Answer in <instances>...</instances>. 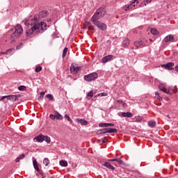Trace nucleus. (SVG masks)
<instances>
[{
  "label": "nucleus",
  "mask_w": 178,
  "mask_h": 178,
  "mask_svg": "<svg viewBox=\"0 0 178 178\" xmlns=\"http://www.w3.org/2000/svg\"><path fill=\"white\" fill-rule=\"evenodd\" d=\"M48 16L47 11H41L39 13L38 15H35L33 19H31V28L26 31V35L29 37L33 33H36L37 34H42L44 31H47V27L48 25L47 23L42 22V19Z\"/></svg>",
  "instance_id": "f257e3e1"
},
{
  "label": "nucleus",
  "mask_w": 178,
  "mask_h": 178,
  "mask_svg": "<svg viewBox=\"0 0 178 178\" xmlns=\"http://www.w3.org/2000/svg\"><path fill=\"white\" fill-rule=\"evenodd\" d=\"M11 31L14 32L7 40H6V42L8 44H12L13 42H15V41H16V38H18V37H20L21 34H23V28L22 27V25L17 24L15 26V29H11Z\"/></svg>",
  "instance_id": "f03ea898"
},
{
  "label": "nucleus",
  "mask_w": 178,
  "mask_h": 178,
  "mask_svg": "<svg viewBox=\"0 0 178 178\" xmlns=\"http://www.w3.org/2000/svg\"><path fill=\"white\" fill-rule=\"evenodd\" d=\"M106 15V10L104 8H100L97 9L95 13L92 17L91 19H99L104 17Z\"/></svg>",
  "instance_id": "7ed1b4c3"
},
{
  "label": "nucleus",
  "mask_w": 178,
  "mask_h": 178,
  "mask_svg": "<svg viewBox=\"0 0 178 178\" xmlns=\"http://www.w3.org/2000/svg\"><path fill=\"white\" fill-rule=\"evenodd\" d=\"M33 140H36L38 143H42L43 141H45L47 144H51V138L48 136H44L42 134H40L35 137Z\"/></svg>",
  "instance_id": "20e7f679"
},
{
  "label": "nucleus",
  "mask_w": 178,
  "mask_h": 178,
  "mask_svg": "<svg viewBox=\"0 0 178 178\" xmlns=\"http://www.w3.org/2000/svg\"><path fill=\"white\" fill-rule=\"evenodd\" d=\"M91 22L96 26V27L99 28V30H102V31H105L107 29L106 24L99 21V19H91Z\"/></svg>",
  "instance_id": "39448f33"
},
{
  "label": "nucleus",
  "mask_w": 178,
  "mask_h": 178,
  "mask_svg": "<svg viewBox=\"0 0 178 178\" xmlns=\"http://www.w3.org/2000/svg\"><path fill=\"white\" fill-rule=\"evenodd\" d=\"M83 79L86 81H94L98 79V74L97 72H92L88 75H85Z\"/></svg>",
  "instance_id": "423d86ee"
},
{
  "label": "nucleus",
  "mask_w": 178,
  "mask_h": 178,
  "mask_svg": "<svg viewBox=\"0 0 178 178\" xmlns=\"http://www.w3.org/2000/svg\"><path fill=\"white\" fill-rule=\"evenodd\" d=\"M49 118L52 120H62L63 119V116L58 111H55L54 114H50Z\"/></svg>",
  "instance_id": "0eeeda50"
},
{
  "label": "nucleus",
  "mask_w": 178,
  "mask_h": 178,
  "mask_svg": "<svg viewBox=\"0 0 178 178\" xmlns=\"http://www.w3.org/2000/svg\"><path fill=\"white\" fill-rule=\"evenodd\" d=\"M173 66H175V63H167L166 64L161 65V67H164L165 70H175Z\"/></svg>",
  "instance_id": "6e6552de"
},
{
  "label": "nucleus",
  "mask_w": 178,
  "mask_h": 178,
  "mask_svg": "<svg viewBox=\"0 0 178 178\" xmlns=\"http://www.w3.org/2000/svg\"><path fill=\"white\" fill-rule=\"evenodd\" d=\"M70 70L72 74H77V73L81 70V67H74V65L72 64Z\"/></svg>",
  "instance_id": "1a4fd4ad"
},
{
  "label": "nucleus",
  "mask_w": 178,
  "mask_h": 178,
  "mask_svg": "<svg viewBox=\"0 0 178 178\" xmlns=\"http://www.w3.org/2000/svg\"><path fill=\"white\" fill-rule=\"evenodd\" d=\"M22 97V95H7V99L12 101L13 102H16L19 98Z\"/></svg>",
  "instance_id": "9d476101"
},
{
  "label": "nucleus",
  "mask_w": 178,
  "mask_h": 178,
  "mask_svg": "<svg viewBox=\"0 0 178 178\" xmlns=\"http://www.w3.org/2000/svg\"><path fill=\"white\" fill-rule=\"evenodd\" d=\"M108 162H118L119 165H122L123 166L126 165L124 161H123L121 159H119V158L108 159Z\"/></svg>",
  "instance_id": "9b49d317"
},
{
  "label": "nucleus",
  "mask_w": 178,
  "mask_h": 178,
  "mask_svg": "<svg viewBox=\"0 0 178 178\" xmlns=\"http://www.w3.org/2000/svg\"><path fill=\"white\" fill-rule=\"evenodd\" d=\"M134 44L135 47H136V49H138L140 47H145V44L143 42V40H138L134 42Z\"/></svg>",
  "instance_id": "f8f14e48"
},
{
  "label": "nucleus",
  "mask_w": 178,
  "mask_h": 178,
  "mask_svg": "<svg viewBox=\"0 0 178 178\" xmlns=\"http://www.w3.org/2000/svg\"><path fill=\"white\" fill-rule=\"evenodd\" d=\"M76 121L78 123H80V124H81L82 126H87V124H88V121L85 119L76 118Z\"/></svg>",
  "instance_id": "ddd939ff"
},
{
  "label": "nucleus",
  "mask_w": 178,
  "mask_h": 178,
  "mask_svg": "<svg viewBox=\"0 0 178 178\" xmlns=\"http://www.w3.org/2000/svg\"><path fill=\"white\" fill-rule=\"evenodd\" d=\"M113 58V55H108L102 58V63H107V62H109V60H112Z\"/></svg>",
  "instance_id": "4468645a"
},
{
  "label": "nucleus",
  "mask_w": 178,
  "mask_h": 178,
  "mask_svg": "<svg viewBox=\"0 0 178 178\" xmlns=\"http://www.w3.org/2000/svg\"><path fill=\"white\" fill-rule=\"evenodd\" d=\"M102 166H105V168H107V169H110L111 170H115V167L113 165H111V163L109 162H104L102 163Z\"/></svg>",
  "instance_id": "2eb2a0df"
},
{
  "label": "nucleus",
  "mask_w": 178,
  "mask_h": 178,
  "mask_svg": "<svg viewBox=\"0 0 178 178\" xmlns=\"http://www.w3.org/2000/svg\"><path fill=\"white\" fill-rule=\"evenodd\" d=\"M85 26H86V29H88V30H93L94 31H95V28L92 26V25L91 24V22H90L89 21L85 22Z\"/></svg>",
  "instance_id": "dca6fc26"
},
{
  "label": "nucleus",
  "mask_w": 178,
  "mask_h": 178,
  "mask_svg": "<svg viewBox=\"0 0 178 178\" xmlns=\"http://www.w3.org/2000/svg\"><path fill=\"white\" fill-rule=\"evenodd\" d=\"M129 45H130V40L128 38H124V39L122 41V47L124 48H128Z\"/></svg>",
  "instance_id": "f3484780"
},
{
  "label": "nucleus",
  "mask_w": 178,
  "mask_h": 178,
  "mask_svg": "<svg viewBox=\"0 0 178 178\" xmlns=\"http://www.w3.org/2000/svg\"><path fill=\"white\" fill-rule=\"evenodd\" d=\"M174 40H175V36H173V35H169L164 38L165 42H173Z\"/></svg>",
  "instance_id": "a211bd4d"
},
{
  "label": "nucleus",
  "mask_w": 178,
  "mask_h": 178,
  "mask_svg": "<svg viewBox=\"0 0 178 178\" xmlns=\"http://www.w3.org/2000/svg\"><path fill=\"white\" fill-rule=\"evenodd\" d=\"M115 124L113 123H99V127H113Z\"/></svg>",
  "instance_id": "6ab92c4d"
},
{
  "label": "nucleus",
  "mask_w": 178,
  "mask_h": 178,
  "mask_svg": "<svg viewBox=\"0 0 178 178\" xmlns=\"http://www.w3.org/2000/svg\"><path fill=\"white\" fill-rule=\"evenodd\" d=\"M122 118H133V113L130 112H122L121 113Z\"/></svg>",
  "instance_id": "aec40b11"
},
{
  "label": "nucleus",
  "mask_w": 178,
  "mask_h": 178,
  "mask_svg": "<svg viewBox=\"0 0 178 178\" xmlns=\"http://www.w3.org/2000/svg\"><path fill=\"white\" fill-rule=\"evenodd\" d=\"M33 165L35 170H36V172H40V167H38V162H37L36 159L33 161Z\"/></svg>",
  "instance_id": "412c9836"
},
{
  "label": "nucleus",
  "mask_w": 178,
  "mask_h": 178,
  "mask_svg": "<svg viewBox=\"0 0 178 178\" xmlns=\"http://www.w3.org/2000/svg\"><path fill=\"white\" fill-rule=\"evenodd\" d=\"M174 92L175 90L171 86L168 87L165 90V94H168V95H172Z\"/></svg>",
  "instance_id": "4be33fe9"
},
{
  "label": "nucleus",
  "mask_w": 178,
  "mask_h": 178,
  "mask_svg": "<svg viewBox=\"0 0 178 178\" xmlns=\"http://www.w3.org/2000/svg\"><path fill=\"white\" fill-rule=\"evenodd\" d=\"M134 6H136V4H134V3H133V1H132V3H131L130 5H129V6H125L124 7V10H126V11L130 10L131 9H133V8H134Z\"/></svg>",
  "instance_id": "5701e85b"
},
{
  "label": "nucleus",
  "mask_w": 178,
  "mask_h": 178,
  "mask_svg": "<svg viewBox=\"0 0 178 178\" xmlns=\"http://www.w3.org/2000/svg\"><path fill=\"white\" fill-rule=\"evenodd\" d=\"M106 133H108V128H104L102 129H99L97 131V134H106Z\"/></svg>",
  "instance_id": "b1692460"
},
{
  "label": "nucleus",
  "mask_w": 178,
  "mask_h": 178,
  "mask_svg": "<svg viewBox=\"0 0 178 178\" xmlns=\"http://www.w3.org/2000/svg\"><path fill=\"white\" fill-rule=\"evenodd\" d=\"M159 90L160 91H163V92H165L166 94V90H167V88L165 87V85L163 84H160L159 86Z\"/></svg>",
  "instance_id": "393cba45"
},
{
  "label": "nucleus",
  "mask_w": 178,
  "mask_h": 178,
  "mask_svg": "<svg viewBox=\"0 0 178 178\" xmlns=\"http://www.w3.org/2000/svg\"><path fill=\"white\" fill-rule=\"evenodd\" d=\"M134 120H135V122H137L138 123H141V122H143V117L140 115L136 116L134 118Z\"/></svg>",
  "instance_id": "a878e982"
},
{
  "label": "nucleus",
  "mask_w": 178,
  "mask_h": 178,
  "mask_svg": "<svg viewBox=\"0 0 178 178\" xmlns=\"http://www.w3.org/2000/svg\"><path fill=\"white\" fill-rule=\"evenodd\" d=\"M107 133H118V129H114V128H107Z\"/></svg>",
  "instance_id": "bb28decb"
},
{
  "label": "nucleus",
  "mask_w": 178,
  "mask_h": 178,
  "mask_svg": "<svg viewBox=\"0 0 178 178\" xmlns=\"http://www.w3.org/2000/svg\"><path fill=\"white\" fill-rule=\"evenodd\" d=\"M156 124V122L155 121L150 120L148 122L149 127H152V128L155 127Z\"/></svg>",
  "instance_id": "cd10ccee"
},
{
  "label": "nucleus",
  "mask_w": 178,
  "mask_h": 178,
  "mask_svg": "<svg viewBox=\"0 0 178 178\" xmlns=\"http://www.w3.org/2000/svg\"><path fill=\"white\" fill-rule=\"evenodd\" d=\"M60 166H63L64 168H66L67 166V161L65 160L60 161Z\"/></svg>",
  "instance_id": "c85d7f7f"
},
{
  "label": "nucleus",
  "mask_w": 178,
  "mask_h": 178,
  "mask_svg": "<svg viewBox=\"0 0 178 178\" xmlns=\"http://www.w3.org/2000/svg\"><path fill=\"white\" fill-rule=\"evenodd\" d=\"M150 33H152L153 35H158V34L159 33V32H158V31L156 29H152L150 30Z\"/></svg>",
  "instance_id": "c756f323"
},
{
  "label": "nucleus",
  "mask_w": 178,
  "mask_h": 178,
  "mask_svg": "<svg viewBox=\"0 0 178 178\" xmlns=\"http://www.w3.org/2000/svg\"><path fill=\"white\" fill-rule=\"evenodd\" d=\"M67 47H65L63 51V55H62V58H65V57L66 56V54H67Z\"/></svg>",
  "instance_id": "7c9ffc66"
},
{
  "label": "nucleus",
  "mask_w": 178,
  "mask_h": 178,
  "mask_svg": "<svg viewBox=\"0 0 178 178\" xmlns=\"http://www.w3.org/2000/svg\"><path fill=\"white\" fill-rule=\"evenodd\" d=\"M18 90L19 91H26V90H27V88L24 86H19L18 87Z\"/></svg>",
  "instance_id": "2f4dec72"
},
{
  "label": "nucleus",
  "mask_w": 178,
  "mask_h": 178,
  "mask_svg": "<svg viewBox=\"0 0 178 178\" xmlns=\"http://www.w3.org/2000/svg\"><path fill=\"white\" fill-rule=\"evenodd\" d=\"M64 118H65V119H67V120L68 122H70V123H73V120H72V118H70V116H69V115L65 114V116H64Z\"/></svg>",
  "instance_id": "473e14b6"
},
{
  "label": "nucleus",
  "mask_w": 178,
  "mask_h": 178,
  "mask_svg": "<svg viewBox=\"0 0 178 178\" xmlns=\"http://www.w3.org/2000/svg\"><path fill=\"white\" fill-rule=\"evenodd\" d=\"M43 163L45 165V166H48L49 165V159H48V158H45L43 160Z\"/></svg>",
  "instance_id": "72a5a7b5"
},
{
  "label": "nucleus",
  "mask_w": 178,
  "mask_h": 178,
  "mask_svg": "<svg viewBox=\"0 0 178 178\" xmlns=\"http://www.w3.org/2000/svg\"><path fill=\"white\" fill-rule=\"evenodd\" d=\"M41 70H42V66H38L35 69V72L36 73H38V72H41Z\"/></svg>",
  "instance_id": "f704fd0d"
},
{
  "label": "nucleus",
  "mask_w": 178,
  "mask_h": 178,
  "mask_svg": "<svg viewBox=\"0 0 178 178\" xmlns=\"http://www.w3.org/2000/svg\"><path fill=\"white\" fill-rule=\"evenodd\" d=\"M46 98H48V99H49V101H52L54 99V95H52L51 94H47V95H46Z\"/></svg>",
  "instance_id": "c9c22d12"
},
{
  "label": "nucleus",
  "mask_w": 178,
  "mask_h": 178,
  "mask_svg": "<svg viewBox=\"0 0 178 178\" xmlns=\"http://www.w3.org/2000/svg\"><path fill=\"white\" fill-rule=\"evenodd\" d=\"M107 94L106 92L99 93L95 96V98H97V97H106Z\"/></svg>",
  "instance_id": "e433bc0d"
},
{
  "label": "nucleus",
  "mask_w": 178,
  "mask_h": 178,
  "mask_svg": "<svg viewBox=\"0 0 178 178\" xmlns=\"http://www.w3.org/2000/svg\"><path fill=\"white\" fill-rule=\"evenodd\" d=\"M87 97H94V91H93V90H90V91L87 94Z\"/></svg>",
  "instance_id": "4c0bfd02"
},
{
  "label": "nucleus",
  "mask_w": 178,
  "mask_h": 178,
  "mask_svg": "<svg viewBox=\"0 0 178 178\" xmlns=\"http://www.w3.org/2000/svg\"><path fill=\"white\" fill-rule=\"evenodd\" d=\"M12 51H13V49H8V50L6 51V55H11V54H12Z\"/></svg>",
  "instance_id": "58836bf2"
},
{
  "label": "nucleus",
  "mask_w": 178,
  "mask_h": 178,
  "mask_svg": "<svg viewBox=\"0 0 178 178\" xmlns=\"http://www.w3.org/2000/svg\"><path fill=\"white\" fill-rule=\"evenodd\" d=\"M144 6H147V4L145 3V2L143 1L140 3V4L139 5V8H144Z\"/></svg>",
  "instance_id": "ea45409f"
},
{
  "label": "nucleus",
  "mask_w": 178,
  "mask_h": 178,
  "mask_svg": "<svg viewBox=\"0 0 178 178\" xmlns=\"http://www.w3.org/2000/svg\"><path fill=\"white\" fill-rule=\"evenodd\" d=\"M23 47V43H20L19 45L16 47L17 51H19V49H22Z\"/></svg>",
  "instance_id": "a19ab883"
},
{
  "label": "nucleus",
  "mask_w": 178,
  "mask_h": 178,
  "mask_svg": "<svg viewBox=\"0 0 178 178\" xmlns=\"http://www.w3.org/2000/svg\"><path fill=\"white\" fill-rule=\"evenodd\" d=\"M38 173H39V175H40V176H45V173H44V172H42V170H39V171H37Z\"/></svg>",
  "instance_id": "79ce46f5"
},
{
  "label": "nucleus",
  "mask_w": 178,
  "mask_h": 178,
  "mask_svg": "<svg viewBox=\"0 0 178 178\" xmlns=\"http://www.w3.org/2000/svg\"><path fill=\"white\" fill-rule=\"evenodd\" d=\"M25 156H26V154H22L19 155V156L18 158L20 159H24V158H25Z\"/></svg>",
  "instance_id": "37998d69"
},
{
  "label": "nucleus",
  "mask_w": 178,
  "mask_h": 178,
  "mask_svg": "<svg viewBox=\"0 0 178 178\" xmlns=\"http://www.w3.org/2000/svg\"><path fill=\"white\" fill-rule=\"evenodd\" d=\"M143 1H144L145 3L147 5V3H151L152 0H144Z\"/></svg>",
  "instance_id": "c03bdc74"
},
{
  "label": "nucleus",
  "mask_w": 178,
  "mask_h": 178,
  "mask_svg": "<svg viewBox=\"0 0 178 178\" xmlns=\"http://www.w3.org/2000/svg\"><path fill=\"white\" fill-rule=\"evenodd\" d=\"M6 98L8 99V95L1 97V98L0 99V102H1V101H3V99H5Z\"/></svg>",
  "instance_id": "a18cd8bd"
},
{
  "label": "nucleus",
  "mask_w": 178,
  "mask_h": 178,
  "mask_svg": "<svg viewBox=\"0 0 178 178\" xmlns=\"http://www.w3.org/2000/svg\"><path fill=\"white\" fill-rule=\"evenodd\" d=\"M44 95H45V92H41L40 96H42V98H44Z\"/></svg>",
  "instance_id": "49530a36"
},
{
  "label": "nucleus",
  "mask_w": 178,
  "mask_h": 178,
  "mask_svg": "<svg viewBox=\"0 0 178 178\" xmlns=\"http://www.w3.org/2000/svg\"><path fill=\"white\" fill-rule=\"evenodd\" d=\"M108 141V140L106 139V137H104L103 139H102V143H106Z\"/></svg>",
  "instance_id": "de8ad7c7"
},
{
  "label": "nucleus",
  "mask_w": 178,
  "mask_h": 178,
  "mask_svg": "<svg viewBox=\"0 0 178 178\" xmlns=\"http://www.w3.org/2000/svg\"><path fill=\"white\" fill-rule=\"evenodd\" d=\"M156 99H159V101H162V97L159 96H156Z\"/></svg>",
  "instance_id": "09e8293b"
},
{
  "label": "nucleus",
  "mask_w": 178,
  "mask_h": 178,
  "mask_svg": "<svg viewBox=\"0 0 178 178\" xmlns=\"http://www.w3.org/2000/svg\"><path fill=\"white\" fill-rule=\"evenodd\" d=\"M15 162L17 163L19 162H20V159L19 157H17L16 159H15Z\"/></svg>",
  "instance_id": "8fccbe9b"
},
{
  "label": "nucleus",
  "mask_w": 178,
  "mask_h": 178,
  "mask_svg": "<svg viewBox=\"0 0 178 178\" xmlns=\"http://www.w3.org/2000/svg\"><path fill=\"white\" fill-rule=\"evenodd\" d=\"M118 104H123V101L122 100H117Z\"/></svg>",
  "instance_id": "3c124183"
},
{
  "label": "nucleus",
  "mask_w": 178,
  "mask_h": 178,
  "mask_svg": "<svg viewBox=\"0 0 178 178\" xmlns=\"http://www.w3.org/2000/svg\"><path fill=\"white\" fill-rule=\"evenodd\" d=\"M122 104L123 108H126V106H127V104L126 103L123 102Z\"/></svg>",
  "instance_id": "603ef678"
},
{
  "label": "nucleus",
  "mask_w": 178,
  "mask_h": 178,
  "mask_svg": "<svg viewBox=\"0 0 178 178\" xmlns=\"http://www.w3.org/2000/svg\"><path fill=\"white\" fill-rule=\"evenodd\" d=\"M175 70L178 73V65L175 66Z\"/></svg>",
  "instance_id": "864d4df0"
},
{
  "label": "nucleus",
  "mask_w": 178,
  "mask_h": 178,
  "mask_svg": "<svg viewBox=\"0 0 178 178\" xmlns=\"http://www.w3.org/2000/svg\"><path fill=\"white\" fill-rule=\"evenodd\" d=\"M135 2L136 3H139L140 2H138V0H133V3H135Z\"/></svg>",
  "instance_id": "5fc2aeb1"
},
{
  "label": "nucleus",
  "mask_w": 178,
  "mask_h": 178,
  "mask_svg": "<svg viewBox=\"0 0 178 178\" xmlns=\"http://www.w3.org/2000/svg\"><path fill=\"white\" fill-rule=\"evenodd\" d=\"M30 21L27 20L25 22V26H27L29 25V23Z\"/></svg>",
  "instance_id": "6e6d98bb"
},
{
  "label": "nucleus",
  "mask_w": 178,
  "mask_h": 178,
  "mask_svg": "<svg viewBox=\"0 0 178 178\" xmlns=\"http://www.w3.org/2000/svg\"><path fill=\"white\" fill-rule=\"evenodd\" d=\"M1 55H6V52H3V51H1L0 53Z\"/></svg>",
  "instance_id": "4d7b16f0"
},
{
  "label": "nucleus",
  "mask_w": 178,
  "mask_h": 178,
  "mask_svg": "<svg viewBox=\"0 0 178 178\" xmlns=\"http://www.w3.org/2000/svg\"><path fill=\"white\" fill-rule=\"evenodd\" d=\"M155 95H157V97L159 96V92H155Z\"/></svg>",
  "instance_id": "13d9d810"
},
{
  "label": "nucleus",
  "mask_w": 178,
  "mask_h": 178,
  "mask_svg": "<svg viewBox=\"0 0 178 178\" xmlns=\"http://www.w3.org/2000/svg\"><path fill=\"white\" fill-rule=\"evenodd\" d=\"M42 98H44V97H42V96H40V97L38 98V99H42Z\"/></svg>",
  "instance_id": "bf43d9fd"
},
{
  "label": "nucleus",
  "mask_w": 178,
  "mask_h": 178,
  "mask_svg": "<svg viewBox=\"0 0 178 178\" xmlns=\"http://www.w3.org/2000/svg\"><path fill=\"white\" fill-rule=\"evenodd\" d=\"M149 41H150V42H153L154 40H152V39H149Z\"/></svg>",
  "instance_id": "052dcab7"
},
{
  "label": "nucleus",
  "mask_w": 178,
  "mask_h": 178,
  "mask_svg": "<svg viewBox=\"0 0 178 178\" xmlns=\"http://www.w3.org/2000/svg\"><path fill=\"white\" fill-rule=\"evenodd\" d=\"M131 49H132V50H133V49H134V47H131Z\"/></svg>",
  "instance_id": "680f3d73"
},
{
  "label": "nucleus",
  "mask_w": 178,
  "mask_h": 178,
  "mask_svg": "<svg viewBox=\"0 0 178 178\" xmlns=\"http://www.w3.org/2000/svg\"><path fill=\"white\" fill-rule=\"evenodd\" d=\"M177 86H175L174 88H177Z\"/></svg>",
  "instance_id": "e2e57ef3"
}]
</instances>
